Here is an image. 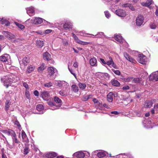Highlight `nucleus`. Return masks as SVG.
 <instances>
[{"mask_svg":"<svg viewBox=\"0 0 158 158\" xmlns=\"http://www.w3.org/2000/svg\"><path fill=\"white\" fill-rule=\"evenodd\" d=\"M152 101H147L146 103V106L147 108H150L152 106Z\"/></svg>","mask_w":158,"mask_h":158,"instance_id":"nucleus-40","label":"nucleus"},{"mask_svg":"<svg viewBox=\"0 0 158 158\" xmlns=\"http://www.w3.org/2000/svg\"><path fill=\"white\" fill-rule=\"evenodd\" d=\"M22 137L23 138L25 139L26 137V135L23 131H22Z\"/></svg>","mask_w":158,"mask_h":158,"instance_id":"nucleus-51","label":"nucleus"},{"mask_svg":"<svg viewBox=\"0 0 158 158\" xmlns=\"http://www.w3.org/2000/svg\"><path fill=\"white\" fill-rule=\"evenodd\" d=\"M112 70L115 74L117 75H120L121 74L120 71L118 70H115L114 69H113Z\"/></svg>","mask_w":158,"mask_h":158,"instance_id":"nucleus-46","label":"nucleus"},{"mask_svg":"<svg viewBox=\"0 0 158 158\" xmlns=\"http://www.w3.org/2000/svg\"><path fill=\"white\" fill-rule=\"evenodd\" d=\"M152 0H147L146 2H143L142 5L143 6L148 7L152 4Z\"/></svg>","mask_w":158,"mask_h":158,"instance_id":"nucleus-31","label":"nucleus"},{"mask_svg":"<svg viewBox=\"0 0 158 158\" xmlns=\"http://www.w3.org/2000/svg\"><path fill=\"white\" fill-rule=\"evenodd\" d=\"M114 39L120 43H123L124 41V40L122 37L119 35H116L114 36Z\"/></svg>","mask_w":158,"mask_h":158,"instance_id":"nucleus-23","label":"nucleus"},{"mask_svg":"<svg viewBox=\"0 0 158 158\" xmlns=\"http://www.w3.org/2000/svg\"><path fill=\"white\" fill-rule=\"evenodd\" d=\"M141 82H143L141 79L139 78H134L133 77L132 80V82L133 83H140Z\"/></svg>","mask_w":158,"mask_h":158,"instance_id":"nucleus-29","label":"nucleus"},{"mask_svg":"<svg viewBox=\"0 0 158 158\" xmlns=\"http://www.w3.org/2000/svg\"><path fill=\"white\" fill-rule=\"evenodd\" d=\"M154 109L156 110H158V104L155 105L154 107Z\"/></svg>","mask_w":158,"mask_h":158,"instance_id":"nucleus-64","label":"nucleus"},{"mask_svg":"<svg viewBox=\"0 0 158 158\" xmlns=\"http://www.w3.org/2000/svg\"><path fill=\"white\" fill-rule=\"evenodd\" d=\"M43 20L42 19L40 18H34L31 19V23L35 24H40L42 23Z\"/></svg>","mask_w":158,"mask_h":158,"instance_id":"nucleus-5","label":"nucleus"},{"mask_svg":"<svg viewBox=\"0 0 158 158\" xmlns=\"http://www.w3.org/2000/svg\"><path fill=\"white\" fill-rule=\"evenodd\" d=\"M72 27V24L69 22H66L63 25V28L65 30H68Z\"/></svg>","mask_w":158,"mask_h":158,"instance_id":"nucleus-21","label":"nucleus"},{"mask_svg":"<svg viewBox=\"0 0 158 158\" xmlns=\"http://www.w3.org/2000/svg\"><path fill=\"white\" fill-rule=\"evenodd\" d=\"M11 76L8 75L4 76L3 78H1V81L3 83L4 85L7 88L8 86L13 82V80Z\"/></svg>","mask_w":158,"mask_h":158,"instance_id":"nucleus-1","label":"nucleus"},{"mask_svg":"<svg viewBox=\"0 0 158 158\" xmlns=\"http://www.w3.org/2000/svg\"><path fill=\"white\" fill-rule=\"evenodd\" d=\"M115 13L117 15L122 17H125L126 15V12L121 9L116 10Z\"/></svg>","mask_w":158,"mask_h":158,"instance_id":"nucleus-8","label":"nucleus"},{"mask_svg":"<svg viewBox=\"0 0 158 158\" xmlns=\"http://www.w3.org/2000/svg\"><path fill=\"white\" fill-rule=\"evenodd\" d=\"M47 103L48 104V105L51 106H55V107L56 106H55V104L54 103H53L52 102H51L48 101L47 102Z\"/></svg>","mask_w":158,"mask_h":158,"instance_id":"nucleus-50","label":"nucleus"},{"mask_svg":"<svg viewBox=\"0 0 158 158\" xmlns=\"http://www.w3.org/2000/svg\"><path fill=\"white\" fill-rule=\"evenodd\" d=\"M57 156V154L54 152H50L45 155V157L47 158H53Z\"/></svg>","mask_w":158,"mask_h":158,"instance_id":"nucleus-20","label":"nucleus"},{"mask_svg":"<svg viewBox=\"0 0 158 158\" xmlns=\"http://www.w3.org/2000/svg\"><path fill=\"white\" fill-rule=\"evenodd\" d=\"M138 60L139 63L143 64H146L147 61L146 56L143 54L139 55Z\"/></svg>","mask_w":158,"mask_h":158,"instance_id":"nucleus-3","label":"nucleus"},{"mask_svg":"<svg viewBox=\"0 0 158 158\" xmlns=\"http://www.w3.org/2000/svg\"><path fill=\"white\" fill-rule=\"evenodd\" d=\"M111 83L114 86H118L120 85L119 83L116 80L114 79L112 80L111 81Z\"/></svg>","mask_w":158,"mask_h":158,"instance_id":"nucleus-33","label":"nucleus"},{"mask_svg":"<svg viewBox=\"0 0 158 158\" xmlns=\"http://www.w3.org/2000/svg\"><path fill=\"white\" fill-rule=\"evenodd\" d=\"M47 77L50 78L52 76L53 74L57 71V70L53 67H48L47 69Z\"/></svg>","mask_w":158,"mask_h":158,"instance_id":"nucleus-2","label":"nucleus"},{"mask_svg":"<svg viewBox=\"0 0 158 158\" xmlns=\"http://www.w3.org/2000/svg\"><path fill=\"white\" fill-rule=\"evenodd\" d=\"M144 19V17L141 15H139L136 18V23L137 26H140L143 23Z\"/></svg>","mask_w":158,"mask_h":158,"instance_id":"nucleus-4","label":"nucleus"},{"mask_svg":"<svg viewBox=\"0 0 158 158\" xmlns=\"http://www.w3.org/2000/svg\"><path fill=\"white\" fill-rule=\"evenodd\" d=\"M35 68L34 67L30 65L28 67L27 72L28 73H30L34 70Z\"/></svg>","mask_w":158,"mask_h":158,"instance_id":"nucleus-37","label":"nucleus"},{"mask_svg":"<svg viewBox=\"0 0 158 158\" xmlns=\"http://www.w3.org/2000/svg\"><path fill=\"white\" fill-rule=\"evenodd\" d=\"M43 57L44 60H46L47 61L50 60L51 58V55L48 52H46L44 53Z\"/></svg>","mask_w":158,"mask_h":158,"instance_id":"nucleus-22","label":"nucleus"},{"mask_svg":"<svg viewBox=\"0 0 158 158\" xmlns=\"http://www.w3.org/2000/svg\"><path fill=\"white\" fill-rule=\"evenodd\" d=\"M45 69V64H42L40 66L38 67V71L39 72L41 73Z\"/></svg>","mask_w":158,"mask_h":158,"instance_id":"nucleus-34","label":"nucleus"},{"mask_svg":"<svg viewBox=\"0 0 158 158\" xmlns=\"http://www.w3.org/2000/svg\"><path fill=\"white\" fill-rule=\"evenodd\" d=\"M149 80L150 81L155 80L158 81V71L152 73L150 76Z\"/></svg>","mask_w":158,"mask_h":158,"instance_id":"nucleus-7","label":"nucleus"},{"mask_svg":"<svg viewBox=\"0 0 158 158\" xmlns=\"http://www.w3.org/2000/svg\"><path fill=\"white\" fill-rule=\"evenodd\" d=\"M79 87L80 89L83 90L85 89L86 85L85 83L79 82L78 84Z\"/></svg>","mask_w":158,"mask_h":158,"instance_id":"nucleus-36","label":"nucleus"},{"mask_svg":"<svg viewBox=\"0 0 158 158\" xmlns=\"http://www.w3.org/2000/svg\"><path fill=\"white\" fill-rule=\"evenodd\" d=\"M105 14L106 17L107 18H109L110 16V15L108 11H106L104 12Z\"/></svg>","mask_w":158,"mask_h":158,"instance_id":"nucleus-47","label":"nucleus"},{"mask_svg":"<svg viewBox=\"0 0 158 158\" xmlns=\"http://www.w3.org/2000/svg\"><path fill=\"white\" fill-rule=\"evenodd\" d=\"M103 106L104 107H105L107 109L110 108V106L106 103L104 104L103 105Z\"/></svg>","mask_w":158,"mask_h":158,"instance_id":"nucleus-59","label":"nucleus"},{"mask_svg":"<svg viewBox=\"0 0 158 158\" xmlns=\"http://www.w3.org/2000/svg\"><path fill=\"white\" fill-rule=\"evenodd\" d=\"M29 62V59L28 57H24L23 59V64L25 66L27 65Z\"/></svg>","mask_w":158,"mask_h":158,"instance_id":"nucleus-27","label":"nucleus"},{"mask_svg":"<svg viewBox=\"0 0 158 158\" xmlns=\"http://www.w3.org/2000/svg\"><path fill=\"white\" fill-rule=\"evenodd\" d=\"M23 86L26 88V89L28 88V85L26 82H23Z\"/></svg>","mask_w":158,"mask_h":158,"instance_id":"nucleus-54","label":"nucleus"},{"mask_svg":"<svg viewBox=\"0 0 158 158\" xmlns=\"http://www.w3.org/2000/svg\"><path fill=\"white\" fill-rule=\"evenodd\" d=\"M57 86L59 87L65 86V87H67L68 85V84L64 81H61L56 83Z\"/></svg>","mask_w":158,"mask_h":158,"instance_id":"nucleus-19","label":"nucleus"},{"mask_svg":"<svg viewBox=\"0 0 158 158\" xmlns=\"http://www.w3.org/2000/svg\"><path fill=\"white\" fill-rule=\"evenodd\" d=\"M97 60L95 58L91 59L89 60V63L92 66H95L97 65Z\"/></svg>","mask_w":158,"mask_h":158,"instance_id":"nucleus-26","label":"nucleus"},{"mask_svg":"<svg viewBox=\"0 0 158 158\" xmlns=\"http://www.w3.org/2000/svg\"><path fill=\"white\" fill-rule=\"evenodd\" d=\"M29 152V148L27 147H26L24 149L23 153L25 155H27Z\"/></svg>","mask_w":158,"mask_h":158,"instance_id":"nucleus-45","label":"nucleus"},{"mask_svg":"<svg viewBox=\"0 0 158 158\" xmlns=\"http://www.w3.org/2000/svg\"><path fill=\"white\" fill-rule=\"evenodd\" d=\"M124 56L125 58L129 61L134 63H135L136 62L135 60L131 57L127 53H124Z\"/></svg>","mask_w":158,"mask_h":158,"instance_id":"nucleus-17","label":"nucleus"},{"mask_svg":"<svg viewBox=\"0 0 158 158\" xmlns=\"http://www.w3.org/2000/svg\"><path fill=\"white\" fill-rule=\"evenodd\" d=\"M25 95L26 97L27 98H30V94L29 93V92L28 91L26 90L25 92Z\"/></svg>","mask_w":158,"mask_h":158,"instance_id":"nucleus-52","label":"nucleus"},{"mask_svg":"<svg viewBox=\"0 0 158 158\" xmlns=\"http://www.w3.org/2000/svg\"><path fill=\"white\" fill-rule=\"evenodd\" d=\"M34 94L36 96H38L39 95V92L37 90H35L34 92Z\"/></svg>","mask_w":158,"mask_h":158,"instance_id":"nucleus-60","label":"nucleus"},{"mask_svg":"<svg viewBox=\"0 0 158 158\" xmlns=\"http://www.w3.org/2000/svg\"><path fill=\"white\" fill-rule=\"evenodd\" d=\"M128 7L132 11L135 10V8H134L133 6L130 4H129Z\"/></svg>","mask_w":158,"mask_h":158,"instance_id":"nucleus-57","label":"nucleus"},{"mask_svg":"<svg viewBox=\"0 0 158 158\" xmlns=\"http://www.w3.org/2000/svg\"><path fill=\"white\" fill-rule=\"evenodd\" d=\"M52 84L51 82H49L48 83H47L44 84V85L46 87L49 88L52 86Z\"/></svg>","mask_w":158,"mask_h":158,"instance_id":"nucleus-44","label":"nucleus"},{"mask_svg":"<svg viewBox=\"0 0 158 158\" xmlns=\"http://www.w3.org/2000/svg\"><path fill=\"white\" fill-rule=\"evenodd\" d=\"M74 38L76 41V42L79 44L83 45H86L89 44V43L88 42L83 41L79 40L76 36Z\"/></svg>","mask_w":158,"mask_h":158,"instance_id":"nucleus-16","label":"nucleus"},{"mask_svg":"<svg viewBox=\"0 0 158 158\" xmlns=\"http://www.w3.org/2000/svg\"><path fill=\"white\" fill-rule=\"evenodd\" d=\"M2 33L9 40H12L15 38V36L10 32L6 31H3Z\"/></svg>","mask_w":158,"mask_h":158,"instance_id":"nucleus-10","label":"nucleus"},{"mask_svg":"<svg viewBox=\"0 0 158 158\" xmlns=\"http://www.w3.org/2000/svg\"><path fill=\"white\" fill-rule=\"evenodd\" d=\"M73 156L78 158H83L85 157V154L82 152L80 151L74 153Z\"/></svg>","mask_w":158,"mask_h":158,"instance_id":"nucleus-12","label":"nucleus"},{"mask_svg":"<svg viewBox=\"0 0 158 158\" xmlns=\"http://www.w3.org/2000/svg\"><path fill=\"white\" fill-rule=\"evenodd\" d=\"M150 27L152 29H155L156 26L154 23H151L150 25Z\"/></svg>","mask_w":158,"mask_h":158,"instance_id":"nucleus-48","label":"nucleus"},{"mask_svg":"<svg viewBox=\"0 0 158 158\" xmlns=\"http://www.w3.org/2000/svg\"><path fill=\"white\" fill-rule=\"evenodd\" d=\"M109 60L107 61L106 63V64H107L108 66H110L111 64H112L114 62L112 59L111 57L110 56L109 57Z\"/></svg>","mask_w":158,"mask_h":158,"instance_id":"nucleus-41","label":"nucleus"},{"mask_svg":"<svg viewBox=\"0 0 158 158\" xmlns=\"http://www.w3.org/2000/svg\"><path fill=\"white\" fill-rule=\"evenodd\" d=\"M73 66L75 68H77L78 66V63L77 62H75L73 64Z\"/></svg>","mask_w":158,"mask_h":158,"instance_id":"nucleus-63","label":"nucleus"},{"mask_svg":"<svg viewBox=\"0 0 158 158\" xmlns=\"http://www.w3.org/2000/svg\"><path fill=\"white\" fill-rule=\"evenodd\" d=\"M113 93L112 92L109 93L107 95V98L108 101L110 102H112L113 100Z\"/></svg>","mask_w":158,"mask_h":158,"instance_id":"nucleus-24","label":"nucleus"},{"mask_svg":"<svg viewBox=\"0 0 158 158\" xmlns=\"http://www.w3.org/2000/svg\"><path fill=\"white\" fill-rule=\"evenodd\" d=\"M107 153L105 151H101L97 154V156L99 158H102L105 156Z\"/></svg>","mask_w":158,"mask_h":158,"instance_id":"nucleus-28","label":"nucleus"},{"mask_svg":"<svg viewBox=\"0 0 158 158\" xmlns=\"http://www.w3.org/2000/svg\"><path fill=\"white\" fill-rule=\"evenodd\" d=\"M10 58V56L7 54H5L0 56V60L2 62H6Z\"/></svg>","mask_w":158,"mask_h":158,"instance_id":"nucleus-15","label":"nucleus"},{"mask_svg":"<svg viewBox=\"0 0 158 158\" xmlns=\"http://www.w3.org/2000/svg\"><path fill=\"white\" fill-rule=\"evenodd\" d=\"M2 132L5 134L9 136L11 135L12 136H15L16 134L15 132L12 130H10L9 131L3 130Z\"/></svg>","mask_w":158,"mask_h":158,"instance_id":"nucleus-13","label":"nucleus"},{"mask_svg":"<svg viewBox=\"0 0 158 158\" xmlns=\"http://www.w3.org/2000/svg\"><path fill=\"white\" fill-rule=\"evenodd\" d=\"M15 25L19 28H20L21 29H23L25 27L24 25H23L22 24H20L17 22H15Z\"/></svg>","mask_w":158,"mask_h":158,"instance_id":"nucleus-42","label":"nucleus"},{"mask_svg":"<svg viewBox=\"0 0 158 158\" xmlns=\"http://www.w3.org/2000/svg\"><path fill=\"white\" fill-rule=\"evenodd\" d=\"M27 14L30 16H32L35 14L34 10L33 7H30L27 9Z\"/></svg>","mask_w":158,"mask_h":158,"instance_id":"nucleus-18","label":"nucleus"},{"mask_svg":"<svg viewBox=\"0 0 158 158\" xmlns=\"http://www.w3.org/2000/svg\"><path fill=\"white\" fill-rule=\"evenodd\" d=\"M83 101H85L88 100V98H87L86 96H84L81 98Z\"/></svg>","mask_w":158,"mask_h":158,"instance_id":"nucleus-55","label":"nucleus"},{"mask_svg":"<svg viewBox=\"0 0 158 158\" xmlns=\"http://www.w3.org/2000/svg\"><path fill=\"white\" fill-rule=\"evenodd\" d=\"M13 137L12 138L14 142H15V143H19V141L16 138L15 136H13Z\"/></svg>","mask_w":158,"mask_h":158,"instance_id":"nucleus-53","label":"nucleus"},{"mask_svg":"<svg viewBox=\"0 0 158 158\" xmlns=\"http://www.w3.org/2000/svg\"><path fill=\"white\" fill-rule=\"evenodd\" d=\"M36 44L38 47L41 48L43 46L44 43L43 41L38 40L36 41Z\"/></svg>","mask_w":158,"mask_h":158,"instance_id":"nucleus-35","label":"nucleus"},{"mask_svg":"<svg viewBox=\"0 0 158 158\" xmlns=\"http://www.w3.org/2000/svg\"><path fill=\"white\" fill-rule=\"evenodd\" d=\"M54 101L56 103L58 104V105L55 107H53L54 109H57L61 106L62 105V101L57 96L54 97Z\"/></svg>","mask_w":158,"mask_h":158,"instance_id":"nucleus-11","label":"nucleus"},{"mask_svg":"<svg viewBox=\"0 0 158 158\" xmlns=\"http://www.w3.org/2000/svg\"><path fill=\"white\" fill-rule=\"evenodd\" d=\"M98 75L99 78H103L106 80H108L110 77L109 74L106 73H99Z\"/></svg>","mask_w":158,"mask_h":158,"instance_id":"nucleus-14","label":"nucleus"},{"mask_svg":"<svg viewBox=\"0 0 158 158\" xmlns=\"http://www.w3.org/2000/svg\"><path fill=\"white\" fill-rule=\"evenodd\" d=\"M129 88L130 87L128 85H126L123 87V90H128Z\"/></svg>","mask_w":158,"mask_h":158,"instance_id":"nucleus-56","label":"nucleus"},{"mask_svg":"<svg viewBox=\"0 0 158 158\" xmlns=\"http://www.w3.org/2000/svg\"><path fill=\"white\" fill-rule=\"evenodd\" d=\"M41 95L42 98L44 100H47L49 97V91H43L40 93Z\"/></svg>","mask_w":158,"mask_h":158,"instance_id":"nucleus-9","label":"nucleus"},{"mask_svg":"<svg viewBox=\"0 0 158 158\" xmlns=\"http://www.w3.org/2000/svg\"><path fill=\"white\" fill-rule=\"evenodd\" d=\"M11 105V102L9 100H6L5 103V109L6 111H7L10 107Z\"/></svg>","mask_w":158,"mask_h":158,"instance_id":"nucleus-32","label":"nucleus"},{"mask_svg":"<svg viewBox=\"0 0 158 158\" xmlns=\"http://www.w3.org/2000/svg\"><path fill=\"white\" fill-rule=\"evenodd\" d=\"M36 108L37 110L39 111H42V112L41 113H43V110H44V108L42 105L40 104L36 106Z\"/></svg>","mask_w":158,"mask_h":158,"instance_id":"nucleus-30","label":"nucleus"},{"mask_svg":"<svg viewBox=\"0 0 158 158\" xmlns=\"http://www.w3.org/2000/svg\"><path fill=\"white\" fill-rule=\"evenodd\" d=\"M143 123L144 127L146 128H152L151 125V120L150 119H145L143 121Z\"/></svg>","mask_w":158,"mask_h":158,"instance_id":"nucleus-6","label":"nucleus"},{"mask_svg":"<svg viewBox=\"0 0 158 158\" xmlns=\"http://www.w3.org/2000/svg\"><path fill=\"white\" fill-rule=\"evenodd\" d=\"M69 64H68V69H69V71L75 77H76V75L75 74L73 73V70L71 69H70V68H69Z\"/></svg>","mask_w":158,"mask_h":158,"instance_id":"nucleus-49","label":"nucleus"},{"mask_svg":"<svg viewBox=\"0 0 158 158\" xmlns=\"http://www.w3.org/2000/svg\"><path fill=\"white\" fill-rule=\"evenodd\" d=\"M129 5V4L126 3L125 4H123L122 5V7H128Z\"/></svg>","mask_w":158,"mask_h":158,"instance_id":"nucleus-58","label":"nucleus"},{"mask_svg":"<svg viewBox=\"0 0 158 158\" xmlns=\"http://www.w3.org/2000/svg\"><path fill=\"white\" fill-rule=\"evenodd\" d=\"M68 89L67 87H65V89H63L59 92V94L61 96H66L67 94V91L68 90Z\"/></svg>","mask_w":158,"mask_h":158,"instance_id":"nucleus-25","label":"nucleus"},{"mask_svg":"<svg viewBox=\"0 0 158 158\" xmlns=\"http://www.w3.org/2000/svg\"><path fill=\"white\" fill-rule=\"evenodd\" d=\"M14 124L15 125H17L18 127H20V124L19 123V122L17 121H16L15 123Z\"/></svg>","mask_w":158,"mask_h":158,"instance_id":"nucleus-61","label":"nucleus"},{"mask_svg":"<svg viewBox=\"0 0 158 158\" xmlns=\"http://www.w3.org/2000/svg\"><path fill=\"white\" fill-rule=\"evenodd\" d=\"M72 90L75 92H77L78 91V87L75 85H73L72 86Z\"/></svg>","mask_w":158,"mask_h":158,"instance_id":"nucleus-39","label":"nucleus"},{"mask_svg":"<svg viewBox=\"0 0 158 158\" xmlns=\"http://www.w3.org/2000/svg\"><path fill=\"white\" fill-rule=\"evenodd\" d=\"M95 35H98V37L101 38L103 37H105V35L104 33L102 32H98L97 34Z\"/></svg>","mask_w":158,"mask_h":158,"instance_id":"nucleus-43","label":"nucleus"},{"mask_svg":"<svg viewBox=\"0 0 158 158\" xmlns=\"http://www.w3.org/2000/svg\"><path fill=\"white\" fill-rule=\"evenodd\" d=\"M52 31V30L48 29L45 31V33L46 34H48L50 33Z\"/></svg>","mask_w":158,"mask_h":158,"instance_id":"nucleus-62","label":"nucleus"},{"mask_svg":"<svg viewBox=\"0 0 158 158\" xmlns=\"http://www.w3.org/2000/svg\"><path fill=\"white\" fill-rule=\"evenodd\" d=\"M121 79L126 82H129L132 81L133 77H122Z\"/></svg>","mask_w":158,"mask_h":158,"instance_id":"nucleus-38","label":"nucleus"}]
</instances>
